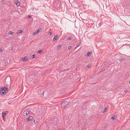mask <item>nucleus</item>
Masks as SVG:
<instances>
[{
    "label": "nucleus",
    "mask_w": 130,
    "mask_h": 130,
    "mask_svg": "<svg viewBox=\"0 0 130 130\" xmlns=\"http://www.w3.org/2000/svg\"><path fill=\"white\" fill-rule=\"evenodd\" d=\"M61 2L58 0H56L54 2V7L56 9H59L61 7Z\"/></svg>",
    "instance_id": "f257e3e1"
},
{
    "label": "nucleus",
    "mask_w": 130,
    "mask_h": 130,
    "mask_svg": "<svg viewBox=\"0 0 130 130\" xmlns=\"http://www.w3.org/2000/svg\"><path fill=\"white\" fill-rule=\"evenodd\" d=\"M8 90L7 87H4L0 89V94L4 95L7 93Z\"/></svg>",
    "instance_id": "f03ea898"
},
{
    "label": "nucleus",
    "mask_w": 130,
    "mask_h": 130,
    "mask_svg": "<svg viewBox=\"0 0 130 130\" xmlns=\"http://www.w3.org/2000/svg\"><path fill=\"white\" fill-rule=\"evenodd\" d=\"M69 102L68 101H64L61 104V106L62 108H64L66 107L69 103Z\"/></svg>",
    "instance_id": "7ed1b4c3"
},
{
    "label": "nucleus",
    "mask_w": 130,
    "mask_h": 130,
    "mask_svg": "<svg viewBox=\"0 0 130 130\" xmlns=\"http://www.w3.org/2000/svg\"><path fill=\"white\" fill-rule=\"evenodd\" d=\"M14 4L17 6H19L20 5V1L18 0H15L14 1Z\"/></svg>",
    "instance_id": "20e7f679"
},
{
    "label": "nucleus",
    "mask_w": 130,
    "mask_h": 130,
    "mask_svg": "<svg viewBox=\"0 0 130 130\" xmlns=\"http://www.w3.org/2000/svg\"><path fill=\"white\" fill-rule=\"evenodd\" d=\"M8 112V111H3L2 113V116H5Z\"/></svg>",
    "instance_id": "39448f33"
},
{
    "label": "nucleus",
    "mask_w": 130,
    "mask_h": 130,
    "mask_svg": "<svg viewBox=\"0 0 130 130\" xmlns=\"http://www.w3.org/2000/svg\"><path fill=\"white\" fill-rule=\"evenodd\" d=\"M58 35L57 34H56L55 35V36L54 38L52 40V41L53 42L55 40H56L57 39V37Z\"/></svg>",
    "instance_id": "423d86ee"
},
{
    "label": "nucleus",
    "mask_w": 130,
    "mask_h": 130,
    "mask_svg": "<svg viewBox=\"0 0 130 130\" xmlns=\"http://www.w3.org/2000/svg\"><path fill=\"white\" fill-rule=\"evenodd\" d=\"M24 114H25L26 115H27L29 113V111H28L27 110H25L24 112Z\"/></svg>",
    "instance_id": "0eeeda50"
},
{
    "label": "nucleus",
    "mask_w": 130,
    "mask_h": 130,
    "mask_svg": "<svg viewBox=\"0 0 130 130\" xmlns=\"http://www.w3.org/2000/svg\"><path fill=\"white\" fill-rule=\"evenodd\" d=\"M102 23H101V22H100L99 23H97L96 25L97 27L98 28L100 27L101 26V25Z\"/></svg>",
    "instance_id": "6e6552de"
},
{
    "label": "nucleus",
    "mask_w": 130,
    "mask_h": 130,
    "mask_svg": "<svg viewBox=\"0 0 130 130\" xmlns=\"http://www.w3.org/2000/svg\"><path fill=\"white\" fill-rule=\"evenodd\" d=\"M74 35H73V36H72L71 37H69L67 39V40H71L72 39H73V36H74Z\"/></svg>",
    "instance_id": "1a4fd4ad"
},
{
    "label": "nucleus",
    "mask_w": 130,
    "mask_h": 130,
    "mask_svg": "<svg viewBox=\"0 0 130 130\" xmlns=\"http://www.w3.org/2000/svg\"><path fill=\"white\" fill-rule=\"evenodd\" d=\"M92 52H88L87 53V55H86V56H90L91 55V54Z\"/></svg>",
    "instance_id": "9d476101"
},
{
    "label": "nucleus",
    "mask_w": 130,
    "mask_h": 130,
    "mask_svg": "<svg viewBox=\"0 0 130 130\" xmlns=\"http://www.w3.org/2000/svg\"><path fill=\"white\" fill-rule=\"evenodd\" d=\"M26 57L25 56L23 58L22 60L23 61H25L26 60V61H28V59H27V58L25 59V58H26Z\"/></svg>",
    "instance_id": "9b49d317"
},
{
    "label": "nucleus",
    "mask_w": 130,
    "mask_h": 130,
    "mask_svg": "<svg viewBox=\"0 0 130 130\" xmlns=\"http://www.w3.org/2000/svg\"><path fill=\"white\" fill-rule=\"evenodd\" d=\"M81 44V41H79L78 42V43L77 45V47H79L80 46Z\"/></svg>",
    "instance_id": "f8f14e48"
},
{
    "label": "nucleus",
    "mask_w": 130,
    "mask_h": 130,
    "mask_svg": "<svg viewBox=\"0 0 130 130\" xmlns=\"http://www.w3.org/2000/svg\"><path fill=\"white\" fill-rule=\"evenodd\" d=\"M33 119V117L30 116L27 119V121H29Z\"/></svg>",
    "instance_id": "ddd939ff"
},
{
    "label": "nucleus",
    "mask_w": 130,
    "mask_h": 130,
    "mask_svg": "<svg viewBox=\"0 0 130 130\" xmlns=\"http://www.w3.org/2000/svg\"><path fill=\"white\" fill-rule=\"evenodd\" d=\"M23 32V31L22 30H19L17 31V33L18 34H21Z\"/></svg>",
    "instance_id": "4468645a"
},
{
    "label": "nucleus",
    "mask_w": 130,
    "mask_h": 130,
    "mask_svg": "<svg viewBox=\"0 0 130 130\" xmlns=\"http://www.w3.org/2000/svg\"><path fill=\"white\" fill-rule=\"evenodd\" d=\"M61 44L59 45H58L57 46V48L58 50H59L60 49L61 47Z\"/></svg>",
    "instance_id": "2eb2a0df"
},
{
    "label": "nucleus",
    "mask_w": 130,
    "mask_h": 130,
    "mask_svg": "<svg viewBox=\"0 0 130 130\" xmlns=\"http://www.w3.org/2000/svg\"><path fill=\"white\" fill-rule=\"evenodd\" d=\"M42 30L41 29H39L37 30V34H38L39 32H40Z\"/></svg>",
    "instance_id": "dca6fc26"
},
{
    "label": "nucleus",
    "mask_w": 130,
    "mask_h": 130,
    "mask_svg": "<svg viewBox=\"0 0 130 130\" xmlns=\"http://www.w3.org/2000/svg\"><path fill=\"white\" fill-rule=\"evenodd\" d=\"M124 60H125V59L124 58H122L119 61H120L122 62V61H124Z\"/></svg>",
    "instance_id": "f3484780"
},
{
    "label": "nucleus",
    "mask_w": 130,
    "mask_h": 130,
    "mask_svg": "<svg viewBox=\"0 0 130 130\" xmlns=\"http://www.w3.org/2000/svg\"><path fill=\"white\" fill-rule=\"evenodd\" d=\"M13 32L11 31H9V32L8 33V34H10V35H13Z\"/></svg>",
    "instance_id": "a211bd4d"
},
{
    "label": "nucleus",
    "mask_w": 130,
    "mask_h": 130,
    "mask_svg": "<svg viewBox=\"0 0 130 130\" xmlns=\"http://www.w3.org/2000/svg\"><path fill=\"white\" fill-rule=\"evenodd\" d=\"M43 51L42 50H41L38 51V53H41V52Z\"/></svg>",
    "instance_id": "6ab92c4d"
},
{
    "label": "nucleus",
    "mask_w": 130,
    "mask_h": 130,
    "mask_svg": "<svg viewBox=\"0 0 130 130\" xmlns=\"http://www.w3.org/2000/svg\"><path fill=\"white\" fill-rule=\"evenodd\" d=\"M36 56V55L35 54H34L32 55V56H33L32 57L31 59H32L33 58H35V57Z\"/></svg>",
    "instance_id": "aec40b11"
},
{
    "label": "nucleus",
    "mask_w": 130,
    "mask_h": 130,
    "mask_svg": "<svg viewBox=\"0 0 130 130\" xmlns=\"http://www.w3.org/2000/svg\"><path fill=\"white\" fill-rule=\"evenodd\" d=\"M33 35H37L38 34H37V32H33Z\"/></svg>",
    "instance_id": "412c9836"
},
{
    "label": "nucleus",
    "mask_w": 130,
    "mask_h": 130,
    "mask_svg": "<svg viewBox=\"0 0 130 130\" xmlns=\"http://www.w3.org/2000/svg\"><path fill=\"white\" fill-rule=\"evenodd\" d=\"M2 118L3 119V120H4V121H5V116H2Z\"/></svg>",
    "instance_id": "4be33fe9"
},
{
    "label": "nucleus",
    "mask_w": 130,
    "mask_h": 130,
    "mask_svg": "<svg viewBox=\"0 0 130 130\" xmlns=\"http://www.w3.org/2000/svg\"><path fill=\"white\" fill-rule=\"evenodd\" d=\"M72 48L71 46H69L68 47V49L69 50H70Z\"/></svg>",
    "instance_id": "5701e85b"
},
{
    "label": "nucleus",
    "mask_w": 130,
    "mask_h": 130,
    "mask_svg": "<svg viewBox=\"0 0 130 130\" xmlns=\"http://www.w3.org/2000/svg\"><path fill=\"white\" fill-rule=\"evenodd\" d=\"M115 116H113L111 118V119H114V117Z\"/></svg>",
    "instance_id": "b1692460"
},
{
    "label": "nucleus",
    "mask_w": 130,
    "mask_h": 130,
    "mask_svg": "<svg viewBox=\"0 0 130 130\" xmlns=\"http://www.w3.org/2000/svg\"><path fill=\"white\" fill-rule=\"evenodd\" d=\"M128 91V90H127V89H126V90H125L124 91V92L125 93H126Z\"/></svg>",
    "instance_id": "393cba45"
},
{
    "label": "nucleus",
    "mask_w": 130,
    "mask_h": 130,
    "mask_svg": "<svg viewBox=\"0 0 130 130\" xmlns=\"http://www.w3.org/2000/svg\"><path fill=\"white\" fill-rule=\"evenodd\" d=\"M3 52V51L1 48H0V53H2Z\"/></svg>",
    "instance_id": "a878e982"
},
{
    "label": "nucleus",
    "mask_w": 130,
    "mask_h": 130,
    "mask_svg": "<svg viewBox=\"0 0 130 130\" xmlns=\"http://www.w3.org/2000/svg\"><path fill=\"white\" fill-rule=\"evenodd\" d=\"M34 122L35 123H37V121L36 120H35L34 121Z\"/></svg>",
    "instance_id": "bb28decb"
},
{
    "label": "nucleus",
    "mask_w": 130,
    "mask_h": 130,
    "mask_svg": "<svg viewBox=\"0 0 130 130\" xmlns=\"http://www.w3.org/2000/svg\"><path fill=\"white\" fill-rule=\"evenodd\" d=\"M52 32H49L48 34L49 35H52Z\"/></svg>",
    "instance_id": "cd10ccee"
},
{
    "label": "nucleus",
    "mask_w": 130,
    "mask_h": 130,
    "mask_svg": "<svg viewBox=\"0 0 130 130\" xmlns=\"http://www.w3.org/2000/svg\"><path fill=\"white\" fill-rule=\"evenodd\" d=\"M44 92H43L42 93V94H41V95H42V96H43L44 95Z\"/></svg>",
    "instance_id": "c85d7f7f"
},
{
    "label": "nucleus",
    "mask_w": 130,
    "mask_h": 130,
    "mask_svg": "<svg viewBox=\"0 0 130 130\" xmlns=\"http://www.w3.org/2000/svg\"><path fill=\"white\" fill-rule=\"evenodd\" d=\"M90 65L89 64H88V65H87V67L88 68H90Z\"/></svg>",
    "instance_id": "c756f323"
},
{
    "label": "nucleus",
    "mask_w": 130,
    "mask_h": 130,
    "mask_svg": "<svg viewBox=\"0 0 130 130\" xmlns=\"http://www.w3.org/2000/svg\"><path fill=\"white\" fill-rule=\"evenodd\" d=\"M107 107H106L105 108L104 112H105V111L106 109H107Z\"/></svg>",
    "instance_id": "7c9ffc66"
},
{
    "label": "nucleus",
    "mask_w": 130,
    "mask_h": 130,
    "mask_svg": "<svg viewBox=\"0 0 130 130\" xmlns=\"http://www.w3.org/2000/svg\"><path fill=\"white\" fill-rule=\"evenodd\" d=\"M28 19H29V18H31V16H29L28 17Z\"/></svg>",
    "instance_id": "2f4dec72"
},
{
    "label": "nucleus",
    "mask_w": 130,
    "mask_h": 130,
    "mask_svg": "<svg viewBox=\"0 0 130 130\" xmlns=\"http://www.w3.org/2000/svg\"><path fill=\"white\" fill-rule=\"evenodd\" d=\"M4 0H0V2H2L4 1Z\"/></svg>",
    "instance_id": "473e14b6"
},
{
    "label": "nucleus",
    "mask_w": 130,
    "mask_h": 130,
    "mask_svg": "<svg viewBox=\"0 0 130 130\" xmlns=\"http://www.w3.org/2000/svg\"><path fill=\"white\" fill-rule=\"evenodd\" d=\"M7 78L6 79V80H5V81H6V80Z\"/></svg>",
    "instance_id": "72a5a7b5"
},
{
    "label": "nucleus",
    "mask_w": 130,
    "mask_h": 130,
    "mask_svg": "<svg viewBox=\"0 0 130 130\" xmlns=\"http://www.w3.org/2000/svg\"><path fill=\"white\" fill-rule=\"evenodd\" d=\"M129 84H130V81H129Z\"/></svg>",
    "instance_id": "f704fd0d"
}]
</instances>
